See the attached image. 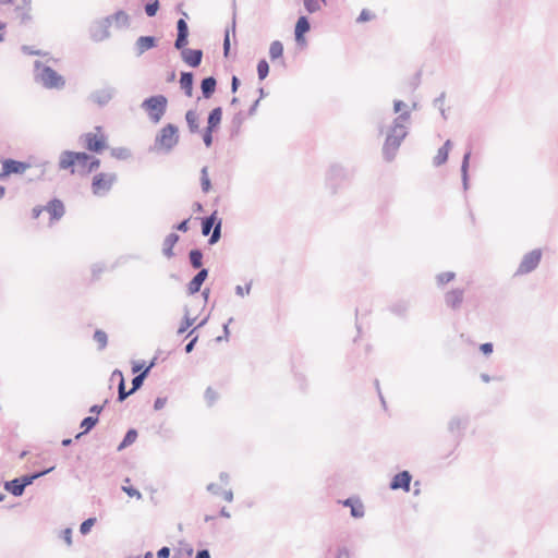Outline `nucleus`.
I'll list each match as a JSON object with an SVG mask.
<instances>
[{"instance_id":"29","label":"nucleus","mask_w":558,"mask_h":558,"mask_svg":"<svg viewBox=\"0 0 558 558\" xmlns=\"http://www.w3.org/2000/svg\"><path fill=\"white\" fill-rule=\"evenodd\" d=\"M283 45L279 40H274L269 46V57L272 61L282 58Z\"/></svg>"},{"instance_id":"41","label":"nucleus","mask_w":558,"mask_h":558,"mask_svg":"<svg viewBox=\"0 0 558 558\" xmlns=\"http://www.w3.org/2000/svg\"><path fill=\"white\" fill-rule=\"evenodd\" d=\"M148 371H149V367H147V368H146L142 374L137 375V376L133 379V381H132V385H133V387H132V391L137 390V389L142 386L143 380H144V378H145V376H146V374H147V372H148Z\"/></svg>"},{"instance_id":"20","label":"nucleus","mask_w":558,"mask_h":558,"mask_svg":"<svg viewBox=\"0 0 558 558\" xmlns=\"http://www.w3.org/2000/svg\"><path fill=\"white\" fill-rule=\"evenodd\" d=\"M207 270L202 269L187 284L189 294H195L199 291L203 282L207 278Z\"/></svg>"},{"instance_id":"47","label":"nucleus","mask_w":558,"mask_h":558,"mask_svg":"<svg viewBox=\"0 0 558 558\" xmlns=\"http://www.w3.org/2000/svg\"><path fill=\"white\" fill-rule=\"evenodd\" d=\"M214 131L215 130H210V129L206 128V131L204 133L203 140H204V143H205V145L207 147H209L211 145V143H213V135L211 134H213Z\"/></svg>"},{"instance_id":"64","label":"nucleus","mask_w":558,"mask_h":558,"mask_svg":"<svg viewBox=\"0 0 558 558\" xmlns=\"http://www.w3.org/2000/svg\"><path fill=\"white\" fill-rule=\"evenodd\" d=\"M144 558H153V554L150 551L146 553Z\"/></svg>"},{"instance_id":"38","label":"nucleus","mask_w":558,"mask_h":558,"mask_svg":"<svg viewBox=\"0 0 558 558\" xmlns=\"http://www.w3.org/2000/svg\"><path fill=\"white\" fill-rule=\"evenodd\" d=\"M257 73L259 80H264L267 77L269 73V65L266 60H260L257 64Z\"/></svg>"},{"instance_id":"15","label":"nucleus","mask_w":558,"mask_h":558,"mask_svg":"<svg viewBox=\"0 0 558 558\" xmlns=\"http://www.w3.org/2000/svg\"><path fill=\"white\" fill-rule=\"evenodd\" d=\"M412 476L408 471L398 473L390 484L391 489H403L409 492Z\"/></svg>"},{"instance_id":"59","label":"nucleus","mask_w":558,"mask_h":558,"mask_svg":"<svg viewBox=\"0 0 558 558\" xmlns=\"http://www.w3.org/2000/svg\"><path fill=\"white\" fill-rule=\"evenodd\" d=\"M191 325H192V323H191L189 319H186V320H185V323H184V325H182V326L180 327L179 332H180V333H183V332H184V331H185V330H186Z\"/></svg>"},{"instance_id":"45","label":"nucleus","mask_w":558,"mask_h":558,"mask_svg":"<svg viewBox=\"0 0 558 558\" xmlns=\"http://www.w3.org/2000/svg\"><path fill=\"white\" fill-rule=\"evenodd\" d=\"M453 278H454V274L453 272H442V274H440L438 276V281L441 284H445V283L450 282Z\"/></svg>"},{"instance_id":"57","label":"nucleus","mask_w":558,"mask_h":558,"mask_svg":"<svg viewBox=\"0 0 558 558\" xmlns=\"http://www.w3.org/2000/svg\"><path fill=\"white\" fill-rule=\"evenodd\" d=\"M337 558H350V554L347 549H340L337 554Z\"/></svg>"},{"instance_id":"33","label":"nucleus","mask_w":558,"mask_h":558,"mask_svg":"<svg viewBox=\"0 0 558 558\" xmlns=\"http://www.w3.org/2000/svg\"><path fill=\"white\" fill-rule=\"evenodd\" d=\"M97 422H98L97 417L88 416V417L84 418L81 423V427L83 428V432L81 434H78L76 436V438H78L82 434H85L88 430H90L97 424Z\"/></svg>"},{"instance_id":"2","label":"nucleus","mask_w":558,"mask_h":558,"mask_svg":"<svg viewBox=\"0 0 558 558\" xmlns=\"http://www.w3.org/2000/svg\"><path fill=\"white\" fill-rule=\"evenodd\" d=\"M409 119V112L401 114L395 122L393 126L387 134L386 142L384 145V154L388 159L392 158L395 151L400 146L402 140L407 135L404 122Z\"/></svg>"},{"instance_id":"55","label":"nucleus","mask_w":558,"mask_h":558,"mask_svg":"<svg viewBox=\"0 0 558 558\" xmlns=\"http://www.w3.org/2000/svg\"><path fill=\"white\" fill-rule=\"evenodd\" d=\"M393 107H395V111L396 112H400L402 110V108L405 107V104L403 101H401V100H397V101H395V106Z\"/></svg>"},{"instance_id":"28","label":"nucleus","mask_w":558,"mask_h":558,"mask_svg":"<svg viewBox=\"0 0 558 558\" xmlns=\"http://www.w3.org/2000/svg\"><path fill=\"white\" fill-rule=\"evenodd\" d=\"M202 92L205 98H209L216 88V80L214 77H206L202 81Z\"/></svg>"},{"instance_id":"8","label":"nucleus","mask_w":558,"mask_h":558,"mask_svg":"<svg viewBox=\"0 0 558 558\" xmlns=\"http://www.w3.org/2000/svg\"><path fill=\"white\" fill-rule=\"evenodd\" d=\"M51 470H53V468H50L46 471L39 472L32 476H25L21 480L15 478V480L7 483V489L14 496H21L24 492L25 486L29 485L34 478H37V477L50 472Z\"/></svg>"},{"instance_id":"62","label":"nucleus","mask_w":558,"mask_h":558,"mask_svg":"<svg viewBox=\"0 0 558 558\" xmlns=\"http://www.w3.org/2000/svg\"><path fill=\"white\" fill-rule=\"evenodd\" d=\"M4 28H5V24L0 22V41H3V39H4Z\"/></svg>"},{"instance_id":"54","label":"nucleus","mask_w":558,"mask_h":558,"mask_svg":"<svg viewBox=\"0 0 558 558\" xmlns=\"http://www.w3.org/2000/svg\"><path fill=\"white\" fill-rule=\"evenodd\" d=\"M192 554H193V549H192V548H190L189 550H186V553H185V554H183V553H181V551H180V553H177V554L174 555V558H181L182 556H185V558H191V557H192Z\"/></svg>"},{"instance_id":"46","label":"nucleus","mask_w":558,"mask_h":558,"mask_svg":"<svg viewBox=\"0 0 558 558\" xmlns=\"http://www.w3.org/2000/svg\"><path fill=\"white\" fill-rule=\"evenodd\" d=\"M167 397H158L156 400H155V403H154V409L156 411H159L161 409H163L167 404Z\"/></svg>"},{"instance_id":"43","label":"nucleus","mask_w":558,"mask_h":558,"mask_svg":"<svg viewBox=\"0 0 558 558\" xmlns=\"http://www.w3.org/2000/svg\"><path fill=\"white\" fill-rule=\"evenodd\" d=\"M145 11H146V14L148 16H154L156 15L157 11H158V0H154L153 3H148L146 4L145 7Z\"/></svg>"},{"instance_id":"6","label":"nucleus","mask_w":558,"mask_h":558,"mask_svg":"<svg viewBox=\"0 0 558 558\" xmlns=\"http://www.w3.org/2000/svg\"><path fill=\"white\" fill-rule=\"evenodd\" d=\"M44 210H46L49 214L51 222H54V221L59 220L60 218H62V216L65 213L63 203L59 199H52L51 202H49L47 204L46 207H41V206L34 207L32 210V218L38 219Z\"/></svg>"},{"instance_id":"34","label":"nucleus","mask_w":558,"mask_h":558,"mask_svg":"<svg viewBox=\"0 0 558 558\" xmlns=\"http://www.w3.org/2000/svg\"><path fill=\"white\" fill-rule=\"evenodd\" d=\"M203 254L198 250H192L190 252V262L194 268H199L203 264Z\"/></svg>"},{"instance_id":"61","label":"nucleus","mask_w":558,"mask_h":558,"mask_svg":"<svg viewBox=\"0 0 558 558\" xmlns=\"http://www.w3.org/2000/svg\"><path fill=\"white\" fill-rule=\"evenodd\" d=\"M238 86H239V80L236 76H233V78H232V92L233 93L236 92Z\"/></svg>"},{"instance_id":"25","label":"nucleus","mask_w":558,"mask_h":558,"mask_svg":"<svg viewBox=\"0 0 558 558\" xmlns=\"http://www.w3.org/2000/svg\"><path fill=\"white\" fill-rule=\"evenodd\" d=\"M221 119H222L221 108L217 107V108L213 109L208 117L207 128L210 130H216L219 126Z\"/></svg>"},{"instance_id":"49","label":"nucleus","mask_w":558,"mask_h":558,"mask_svg":"<svg viewBox=\"0 0 558 558\" xmlns=\"http://www.w3.org/2000/svg\"><path fill=\"white\" fill-rule=\"evenodd\" d=\"M63 538L69 546L72 544V531L70 529L63 532Z\"/></svg>"},{"instance_id":"37","label":"nucleus","mask_w":558,"mask_h":558,"mask_svg":"<svg viewBox=\"0 0 558 558\" xmlns=\"http://www.w3.org/2000/svg\"><path fill=\"white\" fill-rule=\"evenodd\" d=\"M136 438H137V432L135 429H130L126 433L123 441L119 446V449H122V448H124L126 446H130L131 444H133L136 440Z\"/></svg>"},{"instance_id":"53","label":"nucleus","mask_w":558,"mask_h":558,"mask_svg":"<svg viewBox=\"0 0 558 558\" xmlns=\"http://www.w3.org/2000/svg\"><path fill=\"white\" fill-rule=\"evenodd\" d=\"M189 220H184L181 223L178 225L177 229L182 232H186L189 230Z\"/></svg>"},{"instance_id":"11","label":"nucleus","mask_w":558,"mask_h":558,"mask_svg":"<svg viewBox=\"0 0 558 558\" xmlns=\"http://www.w3.org/2000/svg\"><path fill=\"white\" fill-rule=\"evenodd\" d=\"M29 163L23 161H17L14 159H4L2 161L1 174H3V177H8L11 174H22L27 169H29Z\"/></svg>"},{"instance_id":"48","label":"nucleus","mask_w":558,"mask_h":558,"mask_svg":"<svg viewBox=\"0 0 558 558\" xmlns=\"http://www.w3.org/2000/svg\"><path fill=\"white\" fill-rule=\"evenodd\" d=\"M170 549L168 547H162L157 551L158 558H169Z\"/></svg>"},{"instance_id":"22","label":"nucleus","mask_w":558,"mask_h":558,"mask_svg":"<svg viewBox=\"0 0 558 558\" xmlns=\"http://www.w3.org/2000/svg\"><path fill=\"white\" fill-rule=\"evenodd\" d=\"M450 149H451V142L447 141L444 144V146H441L438 149L437 154L435 155V157H434V165H436V166L444 165L447 161V159H448Z\"/></svg>"},{"instance_id":"1","label":"nucleus","mask_w":558,"mask_h":558,"mask_svg":"<svg viewBox=\"0 0 558 558\" xmlns=\"http://www.w3.org/2000/svg\"><path fill=\"white\" fill-rule=\"evenodd\" d=\"M100 165V160L86 153L63 151L59 158V168L69 170L71 174H88Z\"/></svg>"},{"instance_id":"60","label":"nucleus","mask_w":558,"mask_h":558,"mask_svg":"<svg viewBox=\"0 0 558 558\" xmlns=\"http://www.w3.org/2000/svg\"><path fill=\"white\" fill-rule=\"evenodd\" d=\"M101 411H102V405H93V407L90 408V412H92V413L99 414Z\"/></svg>"},{"instance_id":"39","label":"nucleus","mask_w":558,"mask_h":558,"mask_svg":"<svg viewBox=\"0 0 558 558\" xmlns=\"http://www.w3.org/2000/svg\"><path fill=\"white\" fill-rule=\"evenodd\" d=\"M219 399V393L216 389L214 388H207V390L205 391V400L206 402L211 405L214 404L217 400Z\"/></svg>"},{"instance_id":"31","label":"nucleus","mask_w":558,"mask_h":558,"mask_svg":"<svg viewBox=\"0 0 558 558\" xmlns=\"http://www.w3.org/2000/svg\"><path fill=\"white\" fill-rule=\"evenodd\" d=\"M185 119L191 132L198 130V114L194 110H189L185 114Z\"/></svg>"},{"instance_id":"32","label":"nucleus","mask_w":558,"mask_h":558,"mask_svg":"<svg viewBox=\"0 0 558 558\" xmlns=\"http://www.w3.org/2000/svg\"><path fill=\"white\" fill-rule=\"evenodd\" d=\"M113 375H118L120 377V383H119V401H123L126 397H129L134 391H132V389L129 390V391H125L124 378H123V375H122V373L120 371H116L113 373Z\"/></svg>"},{"instance_id":"7","label":"nucleus","mask_w":558,"mask_h":558,"mask_svg":"<svg viewBox=\"0 0 558 558\" xmlns=\"http://www.w3.org/2000/svg\"><path fill=\"white\" fill-rule=\"evenodd\" d=\"M117 177L114 173L100 172L93 178L92 191L95 195H104L111 190Z\"/></svg>"},{"instance_id":"9","label":"nucleus","mask_w":558,"mask_h":558,"mask_svg":"<svg viewBox=\"0 0 558 558\" xmlns=\"http://www.w3.org/2000/svg\"><path fill=\"white\" fill-rule=\"evenodd\" d=\"M215 226L214 232L210 236L209 242L216 243L220 238L221 221L217 217V211L213 213L210 217L203 221L202 232L204 235H208L211 228Z\"/></svg>"},{"instance_id":"13","label":"nucleus","mask_w":558,"mask_h":558,"mask_svg":"<svg viewBox=\"0 0 558 558\" xmlns=\"http://www.w3.org/2000/svg\"><path fill=\"white\" fill-rule=\"evenodd\" d=\"M129 24V15L125 12H117L110 17H107L102 24L101 27L104 29L110 28V27H124Z\"/></svg>"},{"instance_id":"14","label":"nucleus","mask_w":558,"mask_h":558,"mask_svg":"<svg viewBox=\"0 0 558 558\" xmlns=\"http://www.w3.org/2000/svg\"><path fill=\"white\" fill-rule=\"evenodd\" d=\"M217 497L213 496L205 500L204 504V518L206 521L213 520L220 517H228V513L225 512V506L219 507L217 511H211V506L216 505Z\"/></svg>"},{"instance_id":"30","label":"nucleus","mask_w":558,"mask_h":558,"mask_svg":"<svg viewBox=\"0 0 558 558\" xmlns=\"http://www.w3.org/2000/svg\"><path fill=\"white\" fill-rule=\"evenodd\" d=\"M122 490L130 497L140 500L142 498V494L138 489H136L132 484L130 478L124 480V484L122 485Z\"/></svg>"},{"instance_id":"4","label":"nucleus","mask_w":558,"mask_h":558,"mask_svg":"<svg viewBox=\"0 0 558 558\" xmlns=\"http://www.w3.org/2000/svg\"><path fill=\"white\" fill-rule=\"evenodd\" d=\"M179 143V130L175 125L168 123L158 133L155 146L158 149L170 150Z\"/></svg>"},{"instance_id":"24","label":"nucleus","mask_w":558,"mask_h":558,"mask_svg":"<svg viewBox=\"0 0 558 558\" xmlns=\"http://www.w3.org/2000/svg\"><path fill=\"white\" fill-rule=\"evenodd\" d=\"M179 241V235L175 233H170L163 241V254L167 257L173 256V247Z\"/></svg>"},{"instance_id":"17","label":"nucleus","mask_w":558,"mask_h":558,"mask_svg":"<svg viewBox=\"0 0 558 558\" xmlns=\"http://www.w3.org/2000/svg\"><path fill=\"white\" fill-rule=\"evenodd\" d=\"M15 19L20 24H26L32 20V7L28 1H23L15 8Z\"/></svg>"},{"instance_id":"58","label":"nucleus","mask_w":558,"mask_h":558,"mask_svg":"<svg viewBox=\"0 0 558 558\" xmlns=\"http://www.w3.org/2000/svg\"><path fill=\"white\" fill-rule=\"evenodd\" d=\"M196 558H210V555H209L208 550L204 549V550H201L197 553Z\"/></svg>"},{"instance_id":"40","label":"nucleus","mask_w":558,"mask_h":558,"mask_svg":"<svg viewBox=\"0 0 558 558\" xmlns=\"http://www.w3.org/2000/svg\"><path fill=\"white\" fill-rule=\"evenodd\" d=\"M201 183H202L203 192H205V193L209 192L211 185H210V180L208 177L207 168L202 169Z\"/></svg>"},{"instance_id":"18","label":"nucleus","mask_w":558,"mask_h":558,"mask_svg":"<svg viewBox=\"0 0 558 558\" xmlns=\"http://www.w3.org/2000/svg\"><path fill=\"white\" fill-rule=\"evenodd\" d=\"M203 52L198 49H184L182 51V58L190 66H197L202 61Z\"/></svg>"},{"instance_id":"50","label":"nucleus","mask_w":558,"mask_h":558,"mask_svg":"<svg viewBox=\"0 0 558 558\" xmlns=\"http://www.w3.org/2000/svg\"><path fill=\"white\" fill-rule=\"evenodd\" d=\"M481 351L484 354H490L493 352V344L492 343H483L481 345Z\"/></svg>"},{"instance_id":"52","label":"nucleus","mask_w":558,"mask_h":558,"mask_svg":"<svg viewBox=\"0 0 558 558\" xmlns=\"http://www.w3.org/2000/svg\"><path fill=\"white\" fill-rule=\"evenodd\" d=\"M223 49H225V54L228 56V52H229V49H230V38H229V34L228 33L225 36Z\"/></svg>"},{"instance_id":"12","label":"nucleus","mask_w":558,"mask_h":558,"mask_svg":"<svg viewBox=\"0 0 558 558\" xmlns=\"http://www.w3.org/2000/svg\"><path fill=\"white\" fill-rule=\"evenodd\" d=\"M542 254L539 251H532L522 259L519 272L526 274L534 270L541 262Z\"/></svg>"},{"instance_id":"19","label":"nucleus","mask_w":558,"mask_h":558,"mask_svg":"<svg viewBox=\"0 0 558 558\" xmlns=\"http://www.w3.org/2000/svg\"><path fill=\"white\" fill-rule=\"evenodd\" d=\"M178 38L175 40V48L182 49L187 44L189 28L183 19L178 21Z\"/></svg>"},{"instance_id":"35","label":"nucleus","mask_w":558,"mask_h":558,"mask_svg":"<svg viewBox=\"0 0 558 558\" xmlns=\"http://www.w3.org/2000/svg\"><path fill=\"white\" fill-rule=\"evenodd\" d=\"M374 19H376L375 12H373L369 9H363L361 11L359 17L356 19V22L357 23H365V22L373 21Z\"/></svg>"},{"instance_id":"27","label":"nucleus","mask_w":558,"mask_h":558,"mask_svg":"<svg viewBox=\"0 0 558 558\" xmlns=\"http://www.w3.org/2000/svg\"><path fill=\"white\" fill-rule=\"evenodd\" d=\"M180 86L185 94L191 97L193 90V75L191 73H182L180 78Z\"/></svg>"},{"instance_id":"3","label":"nucleus","mask_w":558,"mask_h":558,"mask_svg":"<svg viewBox=\"0 0 558 558\" xmlns=\"http://www.w3.org/2000/svg\"><path fill=\"white\" fill-rule=\"evenodd\" d=\"M168 99L163 95H156L145 99L142 108L147 113L150 121L158 123L166 113Z\"/></svg>"},{"instance_id":"36","label":"nucleus","mask_w":558,"mask_h":558,"mask_svg":"<svg viewBox=\"0 0 558 558\" xmlns=\"http://www.w3.org/2000/svg\"><path fill=\"white\" fill-rule=\"evenodd\" d=\"M94 340L98 343L99 349H104L108 342L107 333L102 330H96L94 333Z\"/></svg>"},{"instance_id":"56","label":"nucleus","mask_w":558,"mask_h":558,"mask_svg":"<svg viewBox=\"0 0 558 558\" xmlns=\"http://www.w3.org/2000/svg\"><path fill=\"white\" fill-rule=\"evenodd\" d=\"M197 341V337H195L194 339H192L185 347V351L186 353H190L192 352L193 348H194V344L195 342Z\"/></svg>"},{"instance_id":"21","label":"nucleus","mask_w":558,"mask_h":558,"mask_svg":"<svg viewBox=\"0 0 558 558\" xmlns=\"http://www.w3.org/2000/svg\"><path fill=\"white\" fill-rule=\"evenodd\" d=\"M343 505L350 507L352 517L362 518L364 515V506L359 499L349 498L343 501Z\"/></svg>"},{"instance_id":"10","label":"nucleus","mask_w":558,"mask_h":558,"mask_svg":"<svg viewBox=\"0 0 558 558\" xmlns=\"http://www.w3.org/2000/svg\"><path fill=\"white\" fill-rule=\"evenodd\" d=\"M40 82L48 88H61L64 85L62 76L49 66L43 69Z\"/></svg>"},{"instance_id":"42","label":"nucleus","mask_w":558,"mask_h":558,"mask_svg":"<svg viewBox=\"0 0 558 558\" xmlns=\"http://www.w3.org/2000/svg\"><path fill=\"white\" fill-rule=\"evenodd\" d=\"M94 523H95V519H92V518H90V519L85 520V521L81 524V526H80V531H81V533H82V534H87V533L90 531V529H92V526L94 525Z\"/></svg>"},{"instance_id":"51","label":"nucleus","mask_w":558,"mask_h":558,"mask_svg":"<svg viewBox=\"0 0 558 558\" xmlns=\"http://www.w3.org/2000/svg\"><path fill=\"white\" fill-rule=\"evenodd\" d=\"M221 500L225 502H230L232 500V493L231 492H223L221 496H219Z\"/></svg>"},{"instance_id":"16","label":"nucleus","mask_w":558,"mask_h":558,"mask_svg":"<svg viewBox=\"0 0 558 558\" xmlns=\"http://www.w3.org/2000/svg\"><path fill=\"white\" fill-rule=\"evenodd\" d=\"M310 22L305 16H301L296 24L294 29L295 40L300 45H305L306 40L304 35L310 31Z\"/></svg>"},{"instance_id":"5","label":"nucleus","mask_w":558,"mask_h":558,"mask_svg":"<svg viewBox=\"0 0 558 558\" xmlns=\"http://www.w3.org/2000/svg\"><path fill=\"white\" fill-rule=\"evenodd\" d=\"M84 146L87 150L99 153L107 148V137L100 126H96L94 132L84 134Z\"/></svg>"},{"instance_id":"23","label":"nucleus","mask_w":558,"mask_h":558,"mask_svg":"<svg viewBox=\"0 0 558 558\" xmlns=\"http://www.w3.org/2000/svg\"><path fill=\"white\" fill-rule=\"evenodd\" d=\"M463 301V293L460 290H452L446 295V303L452 308H457Z\"/></svg>"},{"instance_id":"26","label":"nucleus","mask_w":558,"mask_h":558,"mask_svg":"<svg viewBox=\"0 0 558 558\" xmlns=\"http://www.w3.org/2000/svg\"><path fill=\"white\" fill-rule=\"evenodd\" d=\"M155 46V38L151 36H142L136 41L138 53H143L146 50Z\"/></svg>"},{"instance_id":"44","label":"nucleus","mask_w":558,"mask_h":558,"mask_svg":"<svg viewBox=\"0 0 558 558\" xmlns=\"http://www.w3.org/2000/svg\"><path fill=\"white\" fill-rule=\"evenodd\" d=\"M304 7L311 13L319 10V4L316 0H304Z\"/></svg>"},{"instance_id":"63","label":"nucleus","mask_w":558,"mask_h":558,"mask_svg":"<svg viewBox=\"0 0 558 558\" xmlns=\"http://www.w3.org/2000/svg\"><path fill=\"white\" fill-rule=\"evenodd\" d=\"M4 193H5V189L0 185V198L3 197Z\"/></svg>"}]
</instances>
